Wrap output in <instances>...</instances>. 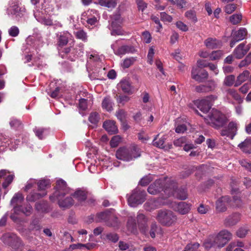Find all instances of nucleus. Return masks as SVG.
Listing matches in <instances>:
<instances>
[{
	"instance_id": "obj_1",
	"label": "nucleus",
	"mask_w": 251,
	"mask_h": 251,
	"mask_svg": "<svg viewBox=\"0 0 251 251\" xmlns=\"http://www.w3.org/2000/svg\"><path fill=\"white\" fill-rule=\"evenodd\" d=\"M116 155L119 159L129 161L140 156L141 150L137 145H133L129 148H120L117 150Z\"/></svg>"
},
{
	"instance_id": "obj_2",
	"label": "nucleus",
	"mask_w": 251,
	"mask_h": 251,
	"mask_svg": "<svg viewBox=\"0 0 251 251\" xmlns=\"http://www.w3.org/2000/svg\"><path fill=\"white\" fill-rule=\"evenodd\" d=\"M204 119L207 124L215 127L222 126L226 122L225 116L214 109L211 111L206 117H204Z\"/></svg>"
},
{
	"instance_id": "obj_3",
	"label": "nucleus",
	"mask_w": 251,
	"mask_h": 251,
	"mask_svg": "<svg viewBox=\"0 0 251 251\" xmlns=\"http://www.w3.org/2000/svg\"><path fill=\"white\" fill-rule=\"evenodd\" d=\"M156 220L162 225L170 226L176 223L177 217L171 210H159L156 216Z\"/></svg>"
},
{
	"instance_id": "obj_4",
	"label": "nucleus",
	"mask_w": 251,
	"mask_h": 251,
	"mask_svg": "<svg viewBox=\"0 0 251 251\" xmlns=\"http://www.w3.org/2000/svg\"><path fill=\"white\" fill-rule=\"evenodd\" d=\"M146 192L137 188L133 190L131 195L128 198V202L131 207H135L142 203L145 200Z\"/></svg>"
},
{
	"instance_id": "obj_5",
	"label": "nucleus",
	"mask_w": 251,
	"mask_h": 251,
	"mask_svg": "<svg viewBox=\"0 0 251 251\" xmlns=\"http://www.w3.org/2000/svg\"><path fill=\"white\" fill-rule=\"evenodd\" d=\"M1 240L4 244L10 246L14 249H20L24 246L21 239L13 233H7L3 234Z\"/></svg>"
},
{
	"instance_id": "obj_6",
	"label": "nucleus",
	"mask_w": 251,
	"mask_h": 251,
	"mask_svg": "<svg viewBox=\"0 0 251 251\" xmlns=\"http://www.w3.org/2000/svg\"><path fill=\"white\" fill-rule=\"evenodd\" d=\"M69 191L70 189L67 187L66 182L62 179L58 180L56 181L55 191L52 195L50 197V199L52 201H54L55 198L64 196L66 194H68Z\"/></svg>"
},
{
	"instance_id": "obj_7",
	"label": "nucleus",
	"mask_w": 251,
	"mask_h": 251,
	"mask_svg": "<svg viewBox=\"0 0 251 251\" xmlns=\"http://www.w3.org/2000/svg\"><path fill=\"white\" fill-rule=\"evenodd\" d=\"M214 237L217 247L222 248L231 239L232 234L227 230H223Z\"/></svg>"
},
{
	"instance_id": "obj_8",
	"label": "nucleus",
	"mask_w": 251,
	"mask_h": 251,
	"mask_svg": "<svg viewBox=\"0 0 251 251\" xmlns=\"http://www.w3.org/2000/svg\"><path fill=\"white\" fill-rule=\"evenodd\" d=\"M217 99V97L214 95H210L200 100H197L195 104L197 107L203 113H207L210 109L212 100Z\"/></svg>"
},
{
	"instance_id": "obj_9",
	"label": "nucleus",
	"mask_w": 251,
	"mask_h": 251,
	"mask_svg": "<svg viewBox=\"0 0 251 251\" xmlns=\"http://www.w3.org/2000/svg\"><path fill=\"white\" fill-rule=\"evenodd\" d=\"M111 25L110 29L111 30L112 35H122V31L121 30L120 25L123 22L120 15H113L111 17Z\"/></svg>"
},
{
	"instance_id": "obj_10",
	"label": "nucleus",
	"mask_w": 251,
	"mask_h": 251,
	"mask_svg": "<svg viewBox=\"0 0 251 251\" xmlns=\"http://www.w3.org/2000/svg\"><path fill=\"white\" fill-rule=\"evenodd\" d=\"M99 18L96 11L91 10L83 13L81 15V20L84 24L86 22L88 25H93L98 22Z\"/></svg>"
},
{
	"instance_id": "obj_11",
	"label": "nucleus",
	"mask_w": 251,
	"mask_h": 251,
	"mask_svg": "<svg viewBox=\"0 0 251 251\" xmlns=\"http://www.w3.org/2000/svg\"><path fill=\"white\" fill-rule=\"evenodd\" d=\"M164 192L168 196L173 195L177 198L182 200H185L187 198V193L186 190L184 188H180L177 190H175V185H173L172 187L166 188Z\"/></svg>"
},
{
	"instance_id": "obj_12",
	"label": "nucleus",
	"mask_w": 251,
	"mask_h": 251,
	"mask_svg": "<svg viewBox=\"0 0 251 251\" xmlns=\"http://www.w3.org/2000/svg\"><path fill=\"white\" fill-rule=\"evenodd\" d=\"M166 180L164 179L156 180L153 184H151L148 189V192L151 195H156L162 190H165L167 187L164 188Z\"/></svg>"
},
{
	"instance_id": "obj_13",
	"label": "nucleus",
	"mask_w": 251,
	"mask_h": 251,
	"mask_svg": "<svg viewBox=\"0 0 251 251\" xmlns=\"http://www.w3.org/2000/svg\"><path fill=\"white\" fill-rule=\"evenodd\" d=\"M208 74L205 70H201L198 68H192L191 71V77L193 79L199 82H202L207 79Z\"/></svg>"
},
{
	"instance_id": "obj_14",
	"label": "nucleus",
	"mask_w": 251,
	"mask_h": 251,
	"mask_svg": "<svg viewBox=\"0 0 251 251\" xmlns=\"http://www.w3.org/2000/svg\"><path fill=\"white\" fill-rule=\"evenodd\" d=\"M237 129V125L236 123L230 122L228 126L226 129H223L221 131V135L223 136H226L231 139H232L236 134Z\"/></svg>"
},
{
	"instance_id": "obj_15",
	"label": "nucleus",
	"mask_w": 251,
	"mask_h": 251,
	"mask_svg": "<svg viewBox=\"0 0 251 251\" xmlns=\"http://www.w3.org/2000/svg\"><path fill=\"white\" fill-rule=\"evenodd\" d=\"M250 44L246 45L242 43L240 44L234 50L233 55L237 59H241L248 52L250 49Z\"/></svg>"
},
{
	"instance_id": "obj_16",
	"label": "nucleus",
	"mask_w": 251,
	"mask_h": 251,
	"mask_svg": "<svg viewBox=\"0 0 251 251\" xmlns=\"http://www.w3.org/2000/svg\"><path fill=\"white\" fill-rule=\"evenodd\" d=\"M173 207L175 210L182 215L187 213L190 209V205L185 202H175Z\"/></svg>"
},
{
	"instance_id": "obj_17",
	"label": "nucleus",
	"mask_w": 251,
	"mask_h": 251,
	"mask_svg": "<svg viewBox=\"0 0 251 251\" xmlns=\"http://www.w3.org/2000/svg\"><path fill=\"white\" fill-rule=\"evenodd\" d=\"M57 44L59 47H62L66 45L69 40L72 38V35L68 32H62L57 34Z\"/></svg>"
},
{
	"instance_id": "obj_18",
	"label": "nucleus",
	"mask_w": 251,
	"mask_h": 251,
	"mask_svg": "<svg viewBox=\"0 0 251 251\" xmlns=\"http://www.w3.org/2000/svg\"><path fill=\"white\" fill-rule=\"evenodd\" d=\"M229 200V197L227 196L219 198L216 203L217 210L219 212L225 211L226 210V206Z\"/></svg>"
},
{
	"instance_id": "obj_19",
	"label": "nucleus",
	"mask_w": 251,
	"mask_h": 251,
	"mask_svg": "<svg viewBox=\"0 0 251 251\" xmlns=\"http://www.w3.org/2000/svg\"><path fill=\"white\" fill-rule=\"evenodd\" d=\"M24 200V196L21 193H16L14 195L11 201V204L14 206V212H18L20 209L22 203Z\"/></svg>"
},
{
	"instance_id": "obj_20",
	"label": "nucleus",
	"mask_w": 251,
	"mask_h": 251,
	"mask_svg": "<svg viewBox=\"0 0 251 251\" xmlns=\"http://www.w3.org/2000/svg\"><path fill=\"white\" fill-rule=\"evenodd\" d=\"M64 196L59 197V198H55V201H58V203L60 207L64 208H69L72 206L74 203V201L71 197H67L63 199Z\"/></svg>"
},
{
	"instance_id": "obj_21",
	"label": "nucleus",
	"mask_w": 251,
	"mask_h": 251,
	"mask_svg": "<svg viewBox=\"0 0 251 251\" xmlns=\"http://www.w3.org/2000/svg\"><path fill=\"white\" fill-rule=\"evenodd\" d=\"M103 127L110 134H113L117 132L118 128L115 123L112 121H106L103 123Z\"/></svg>"
},
{
	"instance_id": "obj_22",
	"label": "nucleus",
	"mask_w": 251,
	"mask_h": 251,
	"mask_svg": "<svg viewBox=\"0 0 251 251\" xmlns=\"http://www.w3.org/2000/svg\"><path fill=\"white\" fill-rule=\"evenodd\" d=\"M240 220V215L235 213L228 216L225 219V224L227 226H230L236 225Z\"/></svg>"
},
{
	"instance_id": "obj_23",
	"label": "nucleus",
	"mask_w": 251,
	"mask_h": 251,
	"mask_svg": "<svg viewBox=\"0 0 251 251\" xmlns=\"http://www.w3.org/2000/svg\"><path fill=\"white\" fill-rule=\"evenodd\" d=\"M118 86L124 93L129 94L132 92L131 83L126 79H123L118 84Z\"/></svg>"
},
{
	"instance_id": "obj_24",
	"label": "nucleus",
	"mask_w": 251,
	"mask_h": 251,
	"mask_svg": "<svg viewBox=\"0 0 251 251\" xmlns=\"http://www.w3.org/2000/svg\"><path fill=\"white\" fill-rule=\"evenodd\" d=\"M239 148L244 152L251 153V138H247L238 145Z\"/></svg>"
},
{
	"instance_id": "obj_25",
	"label": "nucleus",
	"mask_w": 251,
	"mask_h": 251,
	"mask_svg": "<svg viewBox=\"0 0 251 251\" xmlns=\"http://www.w3.org/2000/svg\"><path fill=\"white\" fill-rule=\"evenodd\" d=\"M204 43L205 46L209 49H216L220 45V42L215 38H209Z\"/></svg>"
},
{
	"instance_id": "obj_26",
	"label": "nucleus",
	"mask_w": 251,
	"mask_h": 251,
	"mask_svg": "<svg viewBox=\"0 0 251 251\" xmlns=\"http://www.w3.org/2000/svg\"><path fill=\"white\" fill-rule=\"evenodd\" d=\"M247 34L246 29L241 28L238 31H232V34L233 36L237 39V41H241L245 38Z\"/></svg>"
},
{
	"instance_id": "obj_27",
	"label": "nucleus",
	"mask_w": 251,
	"mask_h": 251,
	"mask_svg": "<svg viewBox=\"0 0 251 251\" xmlns=\"http://www.w3.org/2000/svg\"><path fill=\"white\" fill-rule=\"evenodd\" d=\"M134 49L133 47L128 46H123L120 47L115 53L118 55H123L129 52H133Z\"/></svg>"
},
{
	"instance_id": "obj_28",
	"label": "nucleus",
	"mask_w": 251,
	"mask_h": 251,
	"mask_svg": "<svg viewBox=\"0 0 251 251\" xmlns=\"http://www.w3.org/2000/svg\"><path fill=\"white\" fill-rule=\"evenodd\" d=\"M250 74V73L248 71H244L242 73L240 74L237 76L235 86H238L247 80L249 77Z\"/></svg>"
},
{
	"instance_id": "obj_29",
	"label": "nucleus",
	"mask_w": 251,
	"mask_h": 251,
	"mask_svg": "<svg viewBox=\"0 0 251 251\" xmlns=\"http://www.w3.org/2000/svg\"><path fill=\"white\" fill-rule=\"evenodd\" d=\"M46 195L47 193L45 192H43L42 193L31 192L27 196L26 200L29 201H35Z\"/></svg>"
},
{
	"instance_id": "obj_30",
	"label": "nucleus",
	"mask_w": 251,
	"mask_h": 251,
	"mask_svg": "<svg viewBox=\"0 0 251 251\" xmlns=\"http://www.w3.org/2000/svg\"><path fill=\"white\" fill-rule=\"evenodd\" d=\"M158 136L159 134L157 135L154 138L152 142L153 145L156 147L163 149L165 147V142L166 139V137L165 136H163L157 140Z\"/></svg>"
},
{
	"instance_id": "obj_31",
	"label": "nucleus",
	"mask_w": 251,
	"mask_h": 251,
	"mask_svg": "<svg viewBox=\"0 0 251 251\" xmlns=\"http://www.w3.org/2000/svg\"><path fill=\"white\" fill-rule=\"evenodd\" d=\"M127 228L129 232L135 233L136 230V223L135 219L130 216L127 222Z\"/></svg>"
},
{
	"instance_id": "obj_32",
	"label": "nucleus",
	"mask_w": 251,
	"mask_h": 251,
	"mask_svg": "<svg viewBox=\"0 0 251 251\" xmlns=\"http://www.w3.org/2000/svg\"><path fill=\"white\" fill-rule=\"evenodd\" d=\"M83 53V50L80 47H75L72 49L71 54L68 56V59L71 61H74L76 58L81 56Z\"/></svg>"
},
{
	"instance_id": "obj_33",
	"label": "nucleus",
	"mask_w": 251,
	"mask_h": 251,
	"mask_svg": "<svg viewBox=\"0 0 251 251\" xmlns=\"http://www.w3.org/2000/svg\"><path fill=\"white\" fill-rule=\"evenodd\" d=\"M73 196L79 202L84 201L86 199V192L81 190H76Z\"/></svg>"
},
{
	"instance_id": "obj_34",
	"label": "nucleus",
	"mask_w": 251,
	"mask_h": 251,
	"mask_svg": "<svg viewBox=\"0 0 251 251\" xmlns=\"http://www.w3.org/2000/svg\"><path fill=\"white\" fill-rule=\"evenodd\" d=\"M136 61V57H131L125 58L121 64V67L123 69H126L130 67Z\"/></svg>"
},
{
	"instance_id": "obj_35",
	"label": "nucleus",
	"mask_w": 251,
	"mask_h": 251,
	"mask_svg": "<svg viewBox=\"0 0 251 251\" xmlns=\"http://www.w3.org/2000/svg\"><path fill=\"white\" fill-rule=\"evenodd\" d=\"M203 246L206 249H209L213 247L217 246L214 236H209L204 241L203 243Z\"/></svg>"
},
{
	"instance_id": "obj_36",
	"label": "nucleus",
	"mask_w": 251,
	"mask_h": 251,
	"mask_svg": "<svg viewBox=\"0 0 251 251\" xmlns=\"http://www.w3.org/2000/svg\"><path fill=\"white\" fill-rule=\"evenodd\" d=\"M41 229L40 221L38 219H34L32 220L29 226V231H39Z\"/></svg>"
},
{
	"instance_id": "obj_37",
	"label": "nucleus",
	"mask_w": 251,
	"mask_h": 251,
	"mask_svg": "<svg viewBox=\"0 0 251 251\" xmlns=\"http://www.w3.org/2000/svg\"><path fill=\"white\" fill-rule=\"evenodd\" d=\"M226 96L228 98H233L234 100L240 101L241 100V97L237 92L233 89H229L226 91Z\"/></svg>"
},
{
	"instance_id": "obj_38",
	"label": "nucleus",
	"mask_w": 251,
	"mask_h": 251,
	"mask_svg": "<svg viewBox=\"0 0 251 251\" xmlns=\"http://www.w3.org/2000/svg\"><path fill=\"white\" fill-rule=\"evenodd\" d=\"M99 4L102 6L114 8L116 6V0H98Z\"/></svg>"
},
{
	"instance_id": "obj_39",
	"label": "nucleus",
	"mask_w": 251,
	"mask_h": 251,
	"mask_svg": "<svg viewBox=\"0 0 251 251\" xmlns=\"http://www.w3.org/2000/svg\"><path fill=\"white\" fill-rule=\"evenodd\" d=\"M89 121L92 124L96 125L100 120V116L97 112H91L89 117Z\"/></svg>"
},
{
	"instance_id": "obj_40",
	"label": "nucleus",
	"mask_w": 251,
	"mask_h": 251,
	"mask_svg": "<svg viewBox=\"0 0 251 251\" xmlns=\"http://www.w3.org/2000/svg\"><path fill=\"white\" fill-rule=\"evenodd\" d=\"M102 107L108 111L112 110V102L110 98L106 97L103 100Z\"/></svg>"
},
{
	"instance_id": "obj_41",
	"label": "nucleus",
	"mask_w": 251,
	"mask_h": 251,
	"mask_svg": "<svg viewBox=\"0 0 251 251\" xmlns=\"http://www.w3.org/2000/svg\"><path fill=\"white\" fill-rule=\"evenodd\" d=\"M137 223L138 226L140 227H144L148 222V219L143 214L139 213L137 216Z\"/></svg>"
},
{
	"instance_id": "obj_42",
	"label": "nucleus",
	"mask_w": 251,
	"mask_h": 251,
	"mask_svg": "<svg viewBox=\"0 0 251 251\" xmlns=\"http://www.w3.org/2000/svg\"><path fill=\"white\" fill-rule=\"evenodd\" d=\"M249 231V229L247 226H242L237 230L236 234L237 237L242 238L246 236Z\"/></svg>"
},
{
	"instance_id": "obj_43",
	"label": "nucleus",
	"mask_w": 251,
	"mask_h": 251,
	"mask_svg": "<svg viewBox=\"0 0 251 251\" xmlns=\"http://www.w3.org/2000/svg\"><path fill=\"white\" fill-rule=\"evenodd\" d=\"M224 54L222 50H218L212 51L209 55V59L211 60L219 59Z\"/></svg>"
},
{
	"instance_id": "obj_44",
	"label": "nucleus",
	"mask_w": 251,
	"mask_h": 251,
	"mask_svg": "<svg viewBox=\"0 0 251 251\" xmlns=\"http://www.w3.org/2000/svg\"><path fill=\"white\" fill-rule=\"evenodd\" d=\"M39 190H44L50 185V181L48 179L40 180L37 183Z\"/></svg>"
},
{
	"instance_id": "obj_45",
	"label": "nucleus",
	"mask_w": 251,
	"mask_h": 251,
	"mask_svg": "<svg viewBox=\"0 0 251 251\" xmlns=\"http://www.w3.org/2000/svg\"><path fill=\"white\" fill-rule=\"evenodd\" d=\"M75 34L77 38L83 41H86L87 40V34L83 30H79L75 32Z\"/></svg>"
},
{
	"instance_id": "obj_46",
	"label": "nucleus",
	"mask_w": 251,
	"mask_h": 251,
	"mask_svg": "<svg viewBox=\"0 0 251 251\" xmlns=\"http://www.w3.org/2000/svg\"><path fill=\"white\" fill-rule=\"evenodd\" d=\"M32 208L30 205H27L25 207H23L21 206L18 212H15V213L19 214L20 212H22L26 215H29L31 213Z\"/></svg>"
},
{
	"instance_id": "obj_47",
	"label": "nucleus",
	"mask_w": 251,
	"mask_h": 251,
	"mask_svg": "<svg viewBox=\"0 0 251 251\" xmlns=\"http://www.w3.org/2000/svg\"><path fill=\"white\" fill-rule=\"evenodd\" d=\"M33 130L36 136H37L40 139H43V134L47 131V129L37 127H35Z\"/></svg>"
},
{
	"instance_id": "obj_48",
	"label": "nucleus",
	"mask_w": 251,
	"mask_h": 251,
	"mask_svg": "<svg viewBox=\"0 0 251 251\" xmlns=\"http://www.w3.org/2000/svg\"><path fill=\"white\" fill-rule=\"evenodd\" d=\"M47 207V203L44 201L37 202L35 204V208L39 211L46 212Z\"/></svg>"
},
{
	"instance_id": "obj_49",
	"label": "nucleus",
	"mask_w": 251,
	"mask_h": 251,
	"mask_svg": "<svg viewBox=\"0 0 251 251\" xmlns=\"http://www.w3.org/2000/svg\"><path fill=\"white\" fill-rule=\"evenodd\" d=\"M251 63V53H249V54L246 57L245 59L240 63L239 64V67L242 68L243 67H245L249 65Z\"/></svg>"
},
{
	"instance_id": "obj_50",
	"label": "nucleus",
	"mask_w": 251,
	"mask_h": 251,
	"mask_svg": "<svg viewBox=\"0 0 251 251\" xmlns=\"http://www.w3.org/2000/svg\"><path fill=\"white\" fill-rule=\"evenodd\" d=\"M200 246L199 244L197 243L193 244H189L185 247L184 251H196Z\"/></svg>"
},
{
	"instance_id": "obj_51",
	"label": "nucleus",
	"mask_w": 251,
	"mask_h": 251,
	"mask_svg": "<svg viewBox=\"0 0 251 251\" xmlns=\"http://www.w3.org/2000/svg\"><path fill=\"white\" fill-rule=\"evenodd\" d=\"M19 29L16 26H12L8 30V33L12 37H17L19 34Z\"/></svg>"
},
{
	"instance_id": "obj_52",
	"label": "nucleus",
	"mask_w": 251,
	"mask_h": 251,
	"mask_svg": "<svg viewBox=\"0 0 251 251\" xmlns=\"http://www.w3.org/2000/svg\"><path fill=\"white\" fill-rule=\"evenodd\" d=\"M185 16L189 20H191L193 22H196L197 18L195 12L190 10L185 13Z\"/></svg>"
},
{
	"instance_id": "obj_53",
	"label": "nucleus",
	"mask_w": 251,
	"mask_h": 251,
	"mask_svg": "<svg viewBox=\"0 0 251 251\" xmlns=\"http://www.w3.org/2000/svg\"><path fill=\"white\" fill-rule=\"evenodd\" d=\"M235 81V76L233 75H230L226 76L224 80V84L230 86L232 85Z\"/></svg>"
},
{
	"instance_id": "obj_54",
	"label": "nucleus",
	"mask_w": 251,
	"mask_h": 251,
	"mask_svg": "<svg viewBox=\"0 0 251 251\" xmlns=\"http://www.w3.org/2000/svg\"><path fill=\"white\" fill-rule=\"evenodd\" d=\"M160 19L164 22H171L173 20V18L171 16L164 12L160 13Z\"/></svg>"
},
{
	"instance_id": "obj_55",
	"label": "nucleus",
	"mask_w": 251,
	"mask_h": 251,
	"mask_svg": "<svg viewBox=\"0 0 251 251\" xmlns=\"http://www.w3.org/2000/svg\"><path fill=\"white\" fill-rule=\"evenodd\" d=\"M121 138L119 135L114 136L110 141V145L112 147H116L120 142Z\"/></svg>"
},
{
	"instance_id": "obj_56",
	"label": "nucleus",
	"mask_w": 251,
	"mask_h": 251,
	"mask_svg": "<svg viewBox=\"0 0 251 251\" xmlns=\"http://www.w3.org/2000/svg\"><path fill=\"white\" fill-rule=\"evenodd\" d=\"M106 239L112 242L115 243L118 241L119 237L116 233H107L105 235Z\"/></svg>"
},
{
	"instance_id": "obj_57",
	"label": "nucleus",
	"mask_w": 251,
	"mask_h": 251,
	"mask_svg": "<svg viewBox=\"0 0 251 251\" xmlns=\"http://www.w3.org/2000/svg\"><path fill=\"white\" fill-rule=\"evenodd\" d=\"M236 6L235 4L232 3L227 4L225 7V11L227 14H231L235 10Z\"/></svg>"
},
{
	"instance_id": "obj_58",
	"label": "nucleus",
	"mask_w": 251,
	"mask_h": 251,
	"mask_svg": "<svg viewBox=\"0 0 251 251\" xmlns=\"http://www.w3.org/2000/svg\"><path fill=\"white\" fill-rule=\"evenodd\" d=\"M241 15L240 14L233 15L230 17V21L233 25H236L241 21Z\"/></svg>"
},
{
	"instance_id": "obj_59",
	"label": "nucleus",
	"mask_w": 251,
	"mask_h": 251,
	"mask_svg": "<svg viewBox=\"0 0 251 251\" xmlns=\"http://www.w3.org/2000/svg\"><path fill=\"white\" fill-rule=\"evenodd\" d=\"M83 246V244L81 243L72 244L68 248L65 249L64 251H72L74 250L81 249Z\"/></svg>"
},
{
	"instance_id": "obj_60",
	"label": "nucleus",
	"mask_w": 251,
	"mask_h": 251,
	"mask_svg": "<svg viewBox=\"0 0 251 251\" xmlns=\"http://www.w3.org/2000/svg\"><path fill=\"white\" fill-rule=\"evenodd\" d=\"M37 20L41 23L42 24L46 25H50L52 24V21L49 18H46L45 17L39 18L37 19Z\"/></svg>"
},
{
	"instance_id": "obj_61",
	"label": "nucleus",
	"mask_w": 251,
	"mask_h": 251,
	"mask_svg": "<svg viewBox=\"0 0 251 251\" xmlns=\"http://www.w3.org/2000/svg\"><path fill=\"white\" fill-rule=\"evenodd\" d=\"M14 175H9L6 178L4 181L2 183L3 188H6L13 181Z\"/></svg>"
},
{
	"instance_id": "obj_62",
	"label": "nucleus",
	"mask_w": 251,
	"mask_h": 251,
	"mask_svg": "<svg viewBox=\"0 0 251 251\" xmlns=\"http://www.w3.org/2000/svg\"><path fill=\"white\" fill-rule=\"evenodd\" d=\"M151 180L152 178L151 176H146L141 179L139 183L141 185L145 186L147 185L151 181Z\"/></svg>"
},
{
	"instance_id": "obj_63",
	"label": "nucleus",
	"mask_w": 251,
	"mask_h": 251,
	"mask_svg": "<svg viewBox=\"0 0 251 251\" xmlns=\"http://www.w3.org/2000/svg\"><path fill=\"white\" fill-rule=\"evenodd\" d=\"M209 210V206L202 204H201L198 208V212L201 214H206Z\"/></svg>"
},
{
	"instance_id": "obj_64",
	"label": "nucleus",
	"mask_w": 251,
	"mask_h": 251,
	"mask_svg": "<svg viewBox=\"0 0 251 251\" xmlns=\"http://www.w3.org/2000/svg\"><path fill=\"white\" fill-rule=\"evenodd\" d=\"M139 10L143 11L147 7V3L143 0H136Z\"/></svg>"
}]
</instances>
